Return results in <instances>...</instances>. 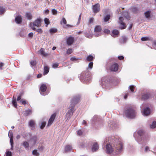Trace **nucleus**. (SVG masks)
Here are the masks:
<instances>
[{
  "mask_svg": "<svg viewBox=\"0 0 156 156\" xmlns=\"http://www.w3.org/2000/svg\"><path fill=\"white\" fill-rule=\"evenodd\" d=\"M104 32L105 33L108 34L109 33L110 31L108 29H105L104 30Z\"/></svg>",
  "mask_w": 156,
  "mask_h": 156,
  "instance_id": "nucleus-58",
  "label": "nucleus"
},
{
  "mask_svg": "<svg viewBox=\"0 0 156 156\" xmlns=\"http://www.w3.org/2000/svg\"><path fill=\"white\" fill-rule=\"evenodd\" d=\"M125 113L127 117L133 118L136 116V112L134 107H129L126 108Z\"/></svg>",
  "mask_w": 156,
  "mask_h": 156,
  "instance_id": "nucleus-4",
  "label": "nucleus"
},
{
  "mask_svg": "<svg viewBox=\"0 0 156 156\" xmlns=\"http://www.w3.org/2000/svg\"><path fill=\"white\" fill-rule=\"evenodd\" d=\"M84 35L85 37L88 38H91L92 37V35L90 30L87 31L84 33Z\"/></svg>",
  "mask_w": 156,
  "mask_h": 156,
  "instance_id": "nucleus-20",
  "label": "nucleus"
},
{
  "mask_svg": "<svg viewBox=\"0 0 156 156\" xmlns=\"http://www.w3.org/2000/svg\"><path fill=\"white\" fill-rule=\"evenodd\" d=\"M52 12L53 15H56L57 13V11L56 9H53L51 10Z\"/></svg>",
  "mask_w": 156,
  "mask_h": 156,
  "instance_id": "nucleus-52",
  "label": "nucleus"
},
{
  "mask_svg": "<svg viewBox=\"0 0 156 156\" xmlns=\"http://www.w3.org/2000/svg\"><path fill=\"white\" fill-rule=\"evenodd\" d=\"M108 142L106 145V152L108 154L113 153L118 154L123 150V145L120 140L117 139H109Z\"/></svg>",
  "mask_w": 156,
  "mask_h": 156,
  "instance_id": "nucleus-1",
  "label": "nucleus"
},
{
  "mask_svg": "<svg viewBox=\"0 0 156 156\" xmlns=\"http://www.w3.org/2000/svg\"><path fill=\"white\" fill-rule=\"evenodd\" d=\"M151 151L150 147L149 146H146L145 147L144 150V152L145 153H148Z\"/></svg>",
  "mask_w": 156,
  "mask_h": 156,
  "instance_id": "nucleus-35",
  "label": "nucleus"
},
{
  "mask_svg": "<svg viewBox=\"0 0 156 156\" xmlns=\"http://www.w3.org/2000/svg\"><path fill=\"white\" fill-rule=\"evenodd\" d=\"M57 31V30L56 29L51 28L49 30V31L51 33H53L56 32Z\"/></svg>",
  "mask_w": 156,
  "mask_h": 156,
  "instance_id": "nucleus-37",
  "label": "nucleus"
},
{
  "mask_svg": "<svg viewBox=\"0 0 156 156\" xmlns=\"http://www.w3.org/2000/svg\"><path fill=\"white\" fill-rule=\"evenodd\" d=\"M100 10L99 4H97L92 6V10L95 13H97L99 12Z\"/></svg>",
  "mask_w": 156,
  "mask_h": 156,
  "instance_id": "nucleus-11",
  "label": "nucleus"
},
{
  "mask_svg": "<svg viewBox=\"0 0 156 156\" xmlns=\"http://www.w3.org/2000/svg\"><path fill=\"white\" fill-rule=\"evenodd\" d=\"M36 64V62L35 61H31L30 62V64L31 66H34Z\"/></svg>",
  "mask_w": 156,
  "mask_h": 156,
  "instance_id": "nucleus-50",
  "label": "nucleus"
},
{
  "mask_svg": "<svg viewBox=\"0 0 156 156\" xmlns=\"http://www.w3.org/2000/svg\"><path fill=\"white\" fill-rule=\"evenodd\" d=\"M94 57L91 55L88 56L86 58V60L88 61H91L93 60Z\"/></svg>",
  "mask_w": 156,
  "mask_h": 156,
  "instance_id": "nucleus-36",
  "label": "nucleus"
},
{
  "mask_svg": "<svg viewBox=\"0 0 156 156\" xmlns=\"http://www.w3.org/2000/svg\"><path fill=\"white\" fill-rule=\"evenodd\" d=\"M62 23L66 25V21L64 18L62 19V20L60 22L61 24H62Z\"/></svg>",
  "mask_w": 156,
  "mask_h": 156,
  "instance_id": "nucleus-47",
  "label": "nucleus"
},
{
  "mask_svg": "<svg viewBox=\"0 0 156 156\" xmlns=\"http://www.w3.org/2000/svg\"><path fill=\"white\" fill-rule=\"evenodd\" d=\"M140 107L143 115L147 116L150 114L151 112L150 109L149 107H146L145 104H142Z\"/></svg>",
  "mask_w": 156,
  "mask_h": 156,
  "instance_id": "nucleus-5",
  "label": "nucleus"
},
{
  "mask_svg": "<svg viewBox=\"0 0 156 156\" xmlns=\"http://www.w3.org/2000/svg\"><path fill=\"white\" fill-rule=\"evenodd\" d=\"M127 38L125 36H123L120 39V42L121 43H124L127 41Z\"/></svg>",
  "mask_w": 156,
  "mask_h": 156,
  "instance_id": "nucleus-23",
  "label": "nucleus"
},
{
  "mask_svg": "<svg viewBox=\"0 0 156 156\" xmlns=\"http://www.w3.org/2000/svg\"><path fill=\"white\" fill-rule=\"evenodd\" d=\"M47 87L46 84H42L40 87V91L41 94L43 96H45L48 94L46 92Z\"/></svg>",
  "mask_w": 156,
  "mask_h": 156,
  "instance_id": "nucleus-8",
  "label": "nucleus"
},
{
  "mask_svg": "<svg viewBox=\"0 0 156 156\" xmlns=\"http://www.w3.org/2000/svg\"><path fill=\"white\" fill-rule=\"evenodd\" d=\"M33 33L32 32H30L28 34V36L30 37H32L33 36Z\"/></svg>",
  "mask_w": 156,
  "mask_h": 156,
  "instance_id": "nucleus-61",
  "label": "nucleus"
},
{
  "mask_svg": "<svg viewBox=\"0 0 156 156\" xmlns=\"http://www.w3.org/2000/svg\"><path fill=\"white\" fill-rule=\"evenodd\" d=\"M74 41V38L71 36H69L66 38L67 44L69 45H70L73 44Z\"/></svg>",
  "mask_w": 156,
  "mask_h": 156,
  "instance_id": "nucleus-12",
  "label": "nucleus"
},
{
  "mask_svg": "<svg viewBox=\"0 0 156 156\" xmlns=\"http://www.w3.org/2000/svg\"><path fill=\"white\" fill-rule=\"evenodd\" d=\"M83 132L81 130L79 129L77 131V134L78 135L81 136L82 135Z\"/></svg>",
  "mask_w": 156,
  "mask_h": 156,
  "instance_id": "nucleus-51",
  "label": "nucleus"
},
{
  "mask_svg": "<svg viewBox=\"0 0 156 156\" xmlns=\"http://www.w3.org/2000/svg\"><path fill=\"white\" fill-rule=\"evenodd\" d=\"M151 12L150 11H147L145 12L144 15L146 18H148L150 17Z\"/></svg>",
  "mask_w": 156,
  "mask_h": 156,
  "instance_id": "nucleus-34",
  "label": "nucleus"
},
{
  "mask_svg": "<svg viewBox=\"0 0 156 156\" xmlns=\"http://www.w3.org/2000/svg\"><path fill=\"white\" fill-rule=\"evenodd\" d=\"M44 22L46 24V26L47 27L48 25L50 23L49 19L46 18H45L44 19Z\"/></svg>",
  "mask_w": 156,
  "mask_h": 156,
  "instance_id": "nucleus-38",
  "label": "nucleus"
},
{
  "mask_svg": "<svg viewBox=\"0 0 156 156\" xmlns=\"http://www.w3.org/2000/svg\"><path fill=\"white\" fill-rule=\"evenodd\" d=\"M129 89L130 90L131 92H133L134 91L135 89V86L134 85H131L129 86Z\"/></svg>",
  "mask_w": 156,
  "mask_h": 156,
  "instance_id": "nucleus-43",
  "label": "nucleus"
},
{
  "mask_svg": "<svg viewBox=\"0 0 156 156\" xmlns=\"http://www.w3.org/2000/svg\"><path fill=\"white\" fill-rule=\"evenodd\" d=\"M94 20V18L92 17L90 18L89 20V24H91L93 23Z\"/></svg>",
  "mask_w": 156,
  "mask_h": 156,
  "instance_id": "nucleus-55",
  "label": "nucleus"
},
{
  "mask_svg": "<svg viewBox=\"0 0 156 156\" xmlns=\"http://www.w3.org/2000/svg\"><path fill=\"white\" fill-rule=\"evenodd\" d=\"M36 30L40 34H41L43 32V31L41 29H38L37 30Z\"/></svg>",
  "mask_w": 156,
  "mask_h": 156,
  "instance_id": "nucleus-59",
  "label": "nucleus"
},
{
  "mask_svg": "<svg viewBox=\"0 0 156 156\" xmlns=\"http://www.w3.org/2000/svg\"><path fill=\"white\" fill-rule=\"evenodd\" d=\"M81 13L79 17L78 20V22L77 23V25H79L80 23V22L81 20Z\"/></svg>",
  "mask_w": 156,
  "mask_h": 156,
  "instance_id": "nucleus-54",
  "label": "nucleus"
},
{
  "mask_svg": "<svg viewBox=\"0 0 156 156\" xmlns=\"http://www.w3.org/2000/svg\"><path fill=\"white\" fill-rule=\"evenodd\" d=\"M93 63L92 62H90L88 65V68H89L91 69H92L93 66Z\"/></svg>",
  "mask_w": 156,
  "mask_h": 156,
  "instance_id": "nucleus-48",
  "label": "nucleus"
},
{
  "mask_svg": "<svg viewBox=\"0 0 156 156\" xmlns=\"http://www.w3.org/2000/svg\"><path fill=\"white\" fill-rule=\"evenodd\" d=\"M41 25V20L40 18L37 19L34 22H31L30 26L31 29L34 30H36L35 27H40Z\"/></svg>",
  "mask_w": 156,
  "mask_h": 156,
  "instance_id": "nucleus-6",
  "label": "nucleus"
},
{
  "mask_svg": "<svg viewBox=\"0 0 156 156\" xmlns=\"http://www.w3.org/2000/svg\"><path fill=\"white\" fill-rule=\"evenodd\" d=\"M119 32L118 30H114L112 32V34L111 35L113 37H116L119 34Z\"/></svg>",
  "mask_w": 156,
  "mask_h": 156,
  "instance_id": "nucleus-22",
  "label": "nucleus"
},
{
  "mask_svg": "<svg viewBox=\"0 0 156 156\" xmlns=\"http://www.w3.org/2000/svg\"><path fill=\"white\" fill-rule=\"evenodd\" d=\"M38 140V139L37 136L36 135H34L32 136L31 137L30 139V141L32 143V144L33 145H34L36 144Z\"/></svg>",
  "mask_w": 156,
  "mask_h": 156,
  "instance_id": "nucleus-13",
  "label": "nucleus"
},
{
  "mask_svg": "<svg viewBox=\"0 0 156 156\" xmlns=\"http://www.w3.org/2000/svg\"><path fill=\"white\" fill-rule=\"evenodd\" d=\"M101 28L99 26H96L94 28V35L96 37H98L101 34Z\"/></svg>",
  "mask_w": 156,
  "mask_h": 156,
  "instance_id": "nucleus-9",
  "label": "nucleus"
},
{
  "mask_svg": "<svg viewBox=\"0 0 156 156\" xmlns=\"http://www.w3.org/2000/svg\"><path fill=\"white\" fill-rule=\"evenodd\" d=\"M98 120V117L97 116H94L91 120V122L92 123H94L96 121Z\"/></svg>",
  "mask_w": 156,
  "mask_h": 156,
  "instance_id": "nucleus-29",
  "label": "nucleus"
},
{
  "mask_svg": "<svg viewBox=\"0 0 156 156\" xmlns=\"http://www.w3.org/2000/svg\"><path fill=\"white\" fill-rule=\"evenodd\" d=\"M26 16L28 20H31L32 18V15L29 12H27L26 14Z\"/></svg>",
  "mask_w": 156,
  "mask_h": 156,
  "instance_id": "nucleus-31",
  "label": "nucleus"
},
{
  "mask_svg": "<svg viewBox=\"0 0 156 156\" xmlns=\"http://www.w3.org/2000/svg\"><path fill=\"white\" fill-rule=\"evenodd\" d=\"M73 26L72 25H70L68 24H66V27H64L65 28H66L67 27H73Z\"/></svg>",
  "mask_w": 156,
  "mask_h": 156,
  "instance_id": "nucleus-63",
  "label": "nucleus"
},
{
  "mask_svg": "<svg viewBox=\"0 0 156 156\" xmlns=\"http://www.w3.org/2000/svg\"><path fill=\"white\" fill-rule=\"evenodd\" d=\"M119 23L122 26V27H121L122 29H124L126 27V24L125 23L123 22V17L120 16L119 18Z\"/></svg>",
  "mask_w": 156,
  "mask_h": 156,
  "instance_id": "nucleus-18",
  "label": "nucleus"
},
{
  "mask_svg": "<svg viewBox=\"0 0 156 156\" xmlns=\"http://www.w3.org/2000/svg\"><path fill=\"white\" fill-rule=\"evenodd\" d=\"M15 21L18 24H20L22 21L21 17L20 16H18L15 18Z\"/></svg>",
  "mask_w": 156,
  "mask_h": 156,
  "instance_id": "nucleus-21",
  "label": "nucleus"
},
{
  "mask_svg": "<svg viewBox=\"0 0 156 156\" xmlns=\"http://www.w3.org/2000/svg\"><path fill=\"white\" fill-rule=\"evenodd\" d=\"M138 136H136V133H134V136L135 140L140 144L142 145H146L150 140L149 136L146 134L143 130L140 129L137 133Z\"/></svg>",
  "mask_w": 156,
  "mask_h": 156,
  "instance_id": "nucleus-2",
  "label": "nucleus"
},
{
  "mask_svg": "<svg viewBox=\"0 0 156 156\" xmlns=\"http://www.w3.org/2000/svg\"><path fill=\"white\" fill-rule=\"evenodd\" d=\"M38 149H39V150H40V151H42L44 149V147L42 146H40L38 147Z\"/></svg>",
  "mask_w": 156,
  "mask_h": 156,
  "instance_id": "nucleus-64",
  "label": "nucleus"
},
{
  "mask_svg": "<svg viewBox=\"0 0 156 156\" xmlns=\"http://www.w3.org/2000/svg\"><path fill=\"white\" fill-rule=\"evenodd\" d=\"M80 97V95H78L74 96L72 99L71 104L69 108V109L66 113L68 118L69 117L70 118L73 115L74 112V108L75 105L78 102Z\"/></svg>",
  "mask_w": 156,
  "mask_h": 156,
  "instance_id": "nucleus-3",
  "label": "nucleus"
},
{
  "mask_svg": "<svg viewBox=\"0 0 156 156\" xmlns=\"http://www.w3.org/2000/svg\"><path fill=\"white\" fill-rule=\"evenodd\" d=\"M38 54H40L42 56L45 57H46L48 55V54L46 53L42 48H41L39 51H38Z\"/></svg>",
  "mask_w": 156,
  "mask_h": 156,
  "instance_id": "nucleus-19",
  "label": "nucleus"
},
{
  "mask_svg": "<svg viewBox=\"0 0 156 156\" xmlns=\"http://www.w3.org/2000/svg\"><path fill=\"white\" fill-rule=\"evenodd\" d=\"M141 39L143 41H147L149 40V37H142Z\"/></svg>",
  "mask_w": 156,
  "mask_h": 156,
  "instance_id": "nucleus-41",
  "label": "nucleus"
},
{
  "mask_svg": "<svg viewBox=\"0 0 156 156\" xmlns=\"http://www.w3.org/2000/svg\"><path fill=\"white\" fill-rule=\"evenodd\" d=\"M72 149V146L70 145H67L65 148V151L66 152H68Z\"/></svg>",
  "mask_w": 156,
  "mask_h": 156,
  "instance_id": "nucleus-27",
  "label": "nucleus"
},
{
  "mask_svg": "<svg viewBox=\"0 0 156 156\" xmlns=\"http://www.w3.org/2000/svg\"><path fill=\"white\" fill-rule=\"evenodd\" d=\"M72 52V49L71 48L68 49L67 51V54H69L71 53Z\"/></svg>",
  "mask_w": 156,
  "mask_h": 156,
  "instance_id": "nucleus-53",
  "label": "nucleus"
},
{
  "mask_svg": "<svg viewBox=\"0 0 156 156\" xmlns=\"http://www.w3.org/2000/svg\"><path fill=\"white\" fill-rule=\"evenodd\" d=\"M12 104L16 108L17 107V105L16 103V99H14L13 100L12 102Z\"/></svg>",
  "mask_w": 156,
  "mask_h": 156,
  "instance_id": "nucleus-42",
  "label": "nucleus"
},
{
  "mask_svg": "<svg viewBox=\"0 0 156 156\" xmlns=\"http://www.w3.org/2000/svg\"><path fill=\"white\" fill-rule=\"evenodd\" d=\"M23 145L25 148H28L29 147V143L28 142L25 141L23 143Z\"/></svg>",
  "mask_w": 156,
  "mask_h": 156,
  "instance_id": "nucleus-33",
  "label": "nucleus"
},
{
  "mask_svg": "<svg viewBox=\"0 0 156 156\" xmlns=\"http://www.w3.org/2000/svg\"><path fill=\"white\" fill-rule=\"evenodd\" d=\"M77 59L75 57H72L70 58V60L73 61H76Z\"/></svg>",
  "mask_w": 156,
  "mask_h": 156,
  "instance_id": "nucleus-62",
  "label": "nucleus"
},
{
  "mask_svg": "<svg viewBox=\"0 0 156 156\" xmlns=\"http://www.w3.org/2000/svg\"><path fill=\"white\" fill-rule=\"evenodd\" d=\"M9 137L10 138V142H13V134L12 132H9L8 134Z\"/></svg>",
  "mask_w": 156,
  "mask_h": 156,
  "instance_id": "nucleus-26",
  "label": "nucleus"
},
{
  "mask_svg": "<svg viewBox=\"0 0 156 156\" xmlns=\"http://www.w3.org/2000/svg\"><path fill=\"white\" fill-rule=\"evenodd\" d=\"M28 125L31 129L33 130L35 129V122L33 120H31L29 121Z\"/></svg>",
  "mask_w": 156,
  "mask_h": 156,
  "instance_id": "nucleus-17",
  "label": "nucleus"
},
{
  "mask_svg": "<svg viewBox=\"0 0 156 156\" xmlns=\"http://www.w3.org/2000/svg\"><path fill=\"white\" fill-rule=\"evenodd\" d=\"M90 77L88 73H83L80 75V79L81 80H84L85 82H87L90 81Z\"/></svg>",
  "mask_w": 156,
  "mask_h": 156,
  "instance_id": "nucleus-7",
  "label": "nucleus"
},
{
  "mask_svg": "<svg viewBox=\"0 0 156 156\" xmlns=\"http://www.w3.org/2000/svg\"><path fill=\"white\" fill-rule=\"evenodd\" d=\"M31 110L29 109L27 110L25 112H24V115L26 116H28L29 115H30L31 114Z\"/></svg>",
  "mask_w": 156,
  "mask_h": 156,
  "instance_id": "nucleus-28",
  "label": "nucleus"
},
{
  "mask_svg": "<svg viewBox=\"0 0 156 156\" xmlns=\"http://www.w3.org/2000/svg\"><path fill=\"white\" fill-rule=\"evenodd\" d=\"M85 146V145L83 143H81L79 144V147L80 148H83Z\"/></svg>",
  "mask_w": 156,
  "mask_h": 156,
  "instance_id": "nucleus-56",
  "label": "nucleus"
},
{
  "mask_svg": "<svg viewBox=\"0 0 156 156\" xmlns=\"http://www.w3.org/2000/svg\"><path fill=\"white\" fill-rule=\"evenodd\" d=\"M19 102L22 103L23 105H25L26 104V101L25 100L21 99L20 101Z\"/></svg>",
  "mask_w": 156,
  "mask_h": 156,
  "instance_id": "nucleus-49",
  "label": "nucleus"
},
{
  "mask_svg": "<svg viewBox=\"0 0 156 156\" xmlns=\"http://www.w3.org/2000/svg\"><path fill=\"white\" fill-rule=\"evenodd\" d=\"M33 154L35 156H38L39 155V154L37 152V150H34L32 151Z\"/></svg>",
  "mask_w": 156,
  "mask_h": 156,
  "instance_id": "nucleus-39",
  "label": "nucleus"
},
{
  "mask_svg": "<svg viewBox=\"0 0 156 156\" xmlns=\"http://www.w3.org/2000/svg\"><path fill=\"white\" fill-rule=\"evenodd\" d=\"M22 95V94L20 93L17 98L16 100L18 102H19V101L21 100Z\"/></svg>",
  "mask_w": 156,
  "mask_h": 156,
  "instance_id": "nucleus-46",
  "label": "nucleus"
},
{
  "mask_svg": "<svg viewBox=\"0 0 156 156\" xmlns=\"http://www.w3.org/2000/svg\"><path fill=\"white\" fill-rule=\"evenodd\" d=\"M5 12V9L0 6V15L3 14Z\"/></svg>",
  "mask_w": 156,
  "mask_h": 156,
  "instance_id": "nucleus-40",
  "label": "nucleus"
},
{
  "mask_svg": "<svg viewBox=\"0 0 156 156\" xmlns=\"http://www.w3.org/2000/svg\"><path fill=\"white\" fill-rule=\"evenodd\" d=\"M58 63H54L52 65V67L53 68H57L58 67Z\"/></svg>",
  "mask_w": 156,
  "mask_h": 156,
  "instance_id": "nucleus-57",
  "label": "nucleus"
},
{
  "mask_svg": "<svg viewBox=\"0 0 156 156\" xmlns=\"http://www.w3.org/2000/svg\"><path fill=\"white\" fill-rule=\"evenodd\" d=\"M118 65L117 63H114L111 65L110 69L111 71L116 72L118 70Z\"/></svg>",
  "mask_w": 156,
  "mask_h": 156,
  "instance_id": "nucleus-10",
  "label": "nucleus"
},
{
  "mask_svg": "<svg viewBox=\"0 0 156 156\" xmlns=\"http://www.w3.org/2000/svg\"><path fill=\"white\" fill-rule=\"evenodd\" d=\"M46 125V122H42L41 123V125H40V128L41 129H43L44 127H45Z\"/></svg>",
  "mask_w": 156,
  "mask_h": 156,
  "instance_id": "nucleus-45",
  "label": "nucleus"
},
{
  "mask_svg": "<svg viewBox=\"0 0 156 156\" xmlns=\"http://www.w3.org/2000/svg\"><path fill=\"white\" fill-rule=\"evenodd\" d=\"M99 145L97 142L93 143L91 148V151L92 152L97 151L99 148Z\"/></svg>",
  "mask_w": 156,
  "mask_h": 156,
  "instance_id": "nucleus-15",
  "label": "nucleus"
},
{
  "mask_svg": "<svg viewBox=\"0 0 156 156\" xmlns=\"http://www.w3.org/2000/svg\"><path fill=\"white\" fill-rule=\"evenodd\" d=\"M150 95L149 93H147L144 94L142 96V99L145 100L148 99L150 97Z\"/></svg>",
  "mask_w": 156,
  "mask_h": 156,
  "instance_id": "nucleus-24",
  "label": "nucleus"
},
{
  "mask_svg": "<svg viewBox=\"0 0 156 156\" xmlns=\"http://www.w3.org/2000/svg\"><path fill=\"white\" fill-rule=\"evenodd\" d=\"M108 83V81L106 77L102 78L100 82V84L101 86H105Z\"/></svg>",
  "mask_w": 156,
  "mask_h": 156,
  "instance_id": "nucleus-16",
  "label": "nucleus"
},
{
  "mask_svg": "<svg viewBox=\"0 0 156 156\" xmlns=\"http://www.w3.org/2000/svg\"><path fill=\"white\" fill-rule=\"evenodd\" d=\"M110 17V15H106L104 17V20L105 22H107L108 21Z\"/></svg>",
  "mask_w": 156,
  "mask_h": 156,
  "instance_id": "nucleus-32",
  "label": "nucleus"
},
{
  "mask_svg": "<svg viewBox=\"0 0 156 156\" xmlns=\"http://www.w3.org/2000/svg\"><path fill=\"white\" fill-rule=\"evenodd\" d=\"M12 152L10 151H6L5 152V156H12Z\"/></svg>",
  "mask_w": 156,
  "mask_h": 156,
  "instance_id": "nucleus-44",
  "label": "nucleus"
},
{
  "mask_svg": "<svg viewBox=\"0 0 156 156\" xmlns=\"http://www.w3.org/2000/svg\"><path fill=\"white\" fill-rule=\"evenodd\" d=\"M55 116L56 114H53L52 115H51L50 119L48 120V126H49L51 125L54 120Z\"/></svg>",
  "mask_w": 156,
  "mask_h": 156,
  "instance_id": "nucleus-14",
  "label": "nucleus"
},
{
  "mask_svg": "<svg viewBox=\"0 0 156 156\" xmlns=\"http://www.w3.org/2000/svg\"><path fill=\"white\" fill-rule=\"evenodd\" d=\"M49 68L47 66H44L43 74L45 75L49 71Z\"/></svg>",
  "mask_w": 156,
  "mask_h": 156,
  "instance_id": "nucleus-25",
  "label": "nucleus"
},
{
  "mask_svg": "<svg viewBox=\"0 0 156 156\" xmlns=\"http://www.w3.org/2000/svg\"><path fill=\"white\" fill-rule=\"evenodd\" d=\"M156 127V121H153L152 124L150 125V128L151 129H153Z\"/></svg>",
  "mask_w": 156,
  "mask_h": 156,
  "instance_id": "nucleus-30",
  "label": "nucleus"
},
{
  "mask_svg": "<svg viewBox=\"0 0 156 156\" xmlns=\"http://www.w3.org/2000/svg\"><path fill=\"white\" fill-rule=\"evenodd\" d=\"M10 143L11 146V150H12L13 147V142H10Z\"/></svg>",
  "mask_w": 156,
  "mask_h": 156,
  "instance_id": "nucleus-60",
  "label": "nucleus"
}]
</instances>
